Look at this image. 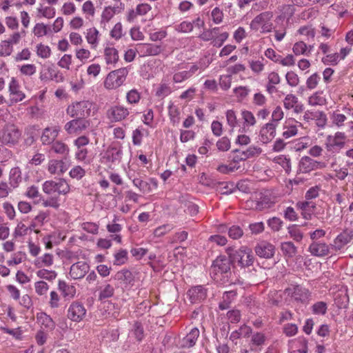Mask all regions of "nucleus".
Returning <instances> with one entry per match:
<instances>
[{"label":"nucleus","instance_id":"6","mask_svg":"<svg viewBox=\"0 0 353 353\" xmlns=\"http://www.w3.org/2000/svg\"><path fill=\"white\" fill-rule=\"evenodd\" d=\"M90 123L91 121L89 119L74 118L65 124L64 129L68 134H79L88 129Z\"/></svg>","mask_w":353,"mask_h":353},{"label":"nucleus","instance_id":"8","mask_svg":"<svg viewBox=\"0 0 353 353\" xmlns=\"http://www.w3.org/2000/svg\"><path fill=\"white\" fill-rule=\"evenodd\" d=\"M262 150L256 146H250L245 151L236 149L232 151L234 153L232 161L234 163H236L241 161H245L249 158L260 154Z\"/></svg>","mask_w":353,"mask_h":353},{"label":"nucleus","instance_id":"57","mask_svg":"<svg viewBox=\"0 0 353 353\" xmlns=\"http://www.w3.org/2000/svg\"><path fill=\"white\" fill-rule=\"evenodd\" d=\"M28 230V228L26 226V225L23 224L22 222H20L17 224V227L15 228L13 235L15 238L18 236H22L27 234Z\"/></svg>","mask_w":353,"mask_h":353},{"label":"nucleus","instance_id":"56","mask_svg":"<svg viewBox=\"0 0 353 353\" xmlns=\"http://www.w3.org/2000/svg\"><path fill=\"white\" fill-rule=\"evenodd\" d=\"M229 34L228 32H223L220 34L219 36L215 37L212 41L213 46L220 48L223 46L224 41L228 38Z\"/></svg>","mask_w":353,"mask_h":353},{"label":"nucleus","instance_id":"2","mask_svg":"<svg viewBox=\"0 0 353 353\" xmlns=\"http://www.w3.org/2000/svg\"><path fill=\"white\" fill-rule=\"evenodd\" d=\"M232 263H237L241 268L252 265L254 256L252 250L247 247H241L239 250L229 252Z\"/></svg>","mask_w":353,"mask_h":353},{"label":"nucleus","instance_id":"13","mask_svg":"<svg viewBox=\"0 0 353 353\" xmlns=\"http://www.w3.org/2000/svg\"><path fill=\"white\" fill-rule=\"evenodd\" d=\"M89 270V265L83 261H79L71 265L70 275L74 279L83 278Z\"/></svg>","mask_w":353,"mask_h":353},{"label":"nucleus","instance_id":"10","mask_svg":"<svg viewBox=\"0 0 353 353\" xmlns=\"http://www.w3.org/2000/svg\"><path fill=\"white\" fill-rule=\"evenodd\" d=\"M277 125L271 122L265 124L259 132V139L263 143L270 142L276 136V128Z\"/></svg>","mask_w":353,"mask_h":353},{"label":"nucleus","instance_id":"17","mask_svg":"<svg viewBox=\"0 0 353 353\" xmlns=\"http://www.w3.org/2000/svg\"><path fill=\"white\" fill-rule=\"evenodd\" d=\"M199 336V330L196 327L192 328L190 332L182 339L181 347L190 348L196 344V341Z\"/></svg>","mask_w":353,"mask_h":353},{"label":"nucleus","instance_id":"1","mask_svg":"<svg viewBox=\"0 0 353 353\" xmlns=\"http://www.w3.org/2000/svg\"><path fill=\"white\" fill-rule=\"evenodd\" d=\"M232 264L230 256H219L212 263L211 266V274L214 280L221 281L223 284L229 283L236 284L240 283L239 277L236 275L234 271H231V265Z\"/></svg>","mask_w":353,"mask_h":353},{"label":"nucleus","instance_id":"63","mask_svg":"<svg viewBox=\"0 0 353 353\" xmlns=\"http://www.w3.org/2000/svg\"><path fill=\"white\" fill-rule=\"evenodd\" d=\"M21 74L27 76H31L36 72V66L34 64L23 65L20 68Z\"/></svg>","mask_w":353,"mask_h":353},{"label":"nucleus","instance_id":"60","mask_svg":"<svg viewBox=\"0 0 353 353\" xmlns=\"http://www.w3.org/2000/svg\"><path fill=\"white\" fill-rule=\"evenodd\" d=\"M85 174V171L81 166H75L73 168L70 172V175L72 178H76L77 179H81Z\"/></svg>","mask_w":353,"mask_h":353},{"label":"nucleus","instance_id":"24","mask_svg":"<svg viewBox=\"0 0 353 353\" xmlns=\"http://www.w3.org/2000/svg\"><path fill=\"white\" fill-rule=\"evenodd\" d=\"M48 170L50 174H61L66 171V168L63 161L52 159L48 163Z\"/></svg>","mask_w":353,"mask_h":353},{"label":"nucleus","instance_id":"45","mask_svg":"<svg viewBox=\"0 0 353 353\" xmlns=\"http://www.w3.org/2000/svg\"><path fill=\"white\" fill-rule=\"evenodd\" d=\"M99 31L93 28L88 30L86 39L89 43L95 45L98 43Z\"/></svg>","mask_w":353,"mask_h":353},{"label":"nucleus","instance_id":"28","mask_svg":"<svg viewBox=\"0 0 353 353\" xmlns=\"http://www.w3.org/2000/svg\"><path fill=\"white\" fill-rule=\"evenodd\" d=\"M273 17V14L270 12H264L261 13L254 17V19L251 22V28L253 29H256L255 26L266 23L269 21Z\"/></svg>","mask_w":353,"mask_h":353},{"label":"nucleus","instance_id":"14","mask_svg":"<svg viewBox=\"0 0 353 353\" xmlns=\"http://www.w3.org/2000/svg\"><path fill=\"white\" fill-rule=\"evenodd\" d=\"M303 119L307 122L310 120H316L319 127L323 128L327 121L326 115L321 111L307 110L303 115Z\"/></svg>","mask_w":353,"mask_h":353},{"label":"nucleus","instance_id":"21","mask_svg":"<svg viewBox=\"0 0 353 353\" xmlns=\"http://www.w3.org/2000/svg\"><path fill=\"white\" fill-rule=\"evenodd\" d=\"M22 181L21 171L19 167L13 168L9 173V185L13 190L17 188Z\"/></svg>","mask_w":353,"mask_h":353},{"label":"nucleus","instance_id":"30","mask_svg":"<svg viewBox=\"0 0 353 353\" xmlns=\"http://www.w3.org/2000/svg\"><path fill=\"white\" fill-rule=\"evenodd\" d=\"M37 320L46 328L52 330L54 327L55 323L52 319L46 313L41 312L37 314Z\"/></svg>","mask_w":353,"mask_h":353},{"label":"nucleus","instance_id":"36","mask_svg":"<svg viewBox=\"0 0 353 353\" xmlns=\"http://www.w3.org/2000/svg\"><path fill=\"white\" fill-rule=\"evenodd\" d=\"M288 232L290 237L296 241H301L303 239V233L296 225H292L288 227Z\"/></svg>","mask_w":353,"mask_h":353},{"label":"nucleus","instance_id":"33","mask_svg":"<svg viewBox=\"0 0 353 353\" xmlns=\"http://www.w3.org/2000/svg\"><path fill=\"white\" fill-rule=\"evenodd\" d=\"M51 150L55 153L60 154H68L69 152V148L68 145L59 141L52 143Z\"/></svg>","mask_w":353,"mask_h":353},{"label":"nucleus","instance_id":"12","mask_svg":"<svg viewBox=\"0 0 353 353\" xmlns=\"http://www.w3.org/2000/svg\"><path fill=\"white\" fill-rule=\"evenodd\" d=\"M322 163L316 161L312 158L305 156L301 159L299 162V170L302 173H307L321 168Z\"/></svg>","mask_w":353,"mask_h":353},{"label":"nucleus","instance_id":"61","mask_svg":"<svg viewBox=\"0 0 353 353\" xmlns=\"http://www.w3.org/2000/svg\"><path fill=\"white\" fill-rule=\"evenodd\" d=\"M321 77L319 74H317L316 73L313 74L307 79V87L309 89H314L317 85Z\"/></svg>","mask_w":353,"mask_h":353},{"label":"nucleus","instance_id":"22","mask_svg":"<svg viewBox=\"0 0 353 353\" xmlns=\"http://www.w3.org/2000/svg\"><path fill=\"white\" fill-rule=\"evenodd\" d=\"M9 91L13 95L12 100L14 101V102L21 101L25 98V94L19 90V85L14 78H12L10 83Z\"/></svg>","mask_w":353,"mask_h":353},{"label":"nucleus","instance_id":"54","mask_svg":"<svg viewBox=\"0 0 353 353\" xmlns=\"http://www.w3.org/2000/svg\"><path fill=\"white\" fill-rule=\"evenodd\" d=\"M269 227H270L274 231H279L282 227L283 221L277 217H272L268 221Z\"/></svg>","mask_w":353,"mask_h":353},{"label":"nucleus","instance_id":"4","mask_svg":"<svg viewBox=\"0 0 353 353\" xmlns=\"http://www.w3.org/2000/svg\"><path fill=\"white\" fill-rule=\"evenodd\" d=\"M128 74L127 68H121L110 72L104 81V86L107 89H116L125 81Z\"/></svg>","mask_w":353,"mask_h":353},{"label":"nucleus","instance_id":"7","mask_svg":"<svg viewBox=\"0 0 353 353\" xmlns=\"http://www.w3.org/2000/svg\"><path fill=\"white\" fill-rule=\"evenodd\" d=\"M85 314L86 310L85 307L78 301L72 302L68 309V318L74 322H80Z\"/></svg>","mask_w":353,"mask_h":353},{"label":"nucleus","instance_id":"42","mask_svg":"<svg viewBox=\"0 0 353 353\" xmlns=\"http://www.w3.org/2000/svg\"><path fill=\"white\" fill-rule=\"evenodd\" d=\"M298 130L296 125H285L283 127V137L285 139H289L297 134Z\"/></svg>","mask_w":353,"mask_h":353},{"label":"nucleus","instance_id":"48","mask_svg":"<svg viewBox=\"0 0 353 353\" xmlns=\"http://www.w3.org/2000/svg\"><path fill=\"white\" fill-rule=\"evenodd\" d=\"M132 332L138 341L142 340L144 336V332L143 327L141 323L137 321L134 323Z\"/></svg>","mask_w":353,"mask_h":353},{"label":"nucleus","instance_id":"47","mask_svg":"<svg viewBox=\"0 0 353 353\" xmlns=\"http://www.w3.org/2000/svg\"><path fill=\"white\" fill-rule=\"evenodd\" d=\"M114 292V288L111 285H105L99 294V299L102 300L112 296Z\"/></svg>","mask_w":353,"mask_h":353},{"label":"nucleus","instance_id":"49","mask_svg":"<svg viewBox=\"0 0 353 353\" xmlns=\"http://www.w3.org/2000/svg\"><path fill=\"white\" fill-rule=\"evenodd\" d=\"M285 78L288 83L292 87H295L299 84V77L295 72L292 71L287 72Z\"/></svg>","mask_w":353,"mask_h":353},{"label":"nucleus","instance_id":"62","mask_svg":"<svg viewBox=\"0 0 353 353\" xmlns=\"http://www.w3.org/2000/svg\"><path fill=\"white\" fill-rule=\"evenodd\" d=\"M126 97L130 103H136L140 99V94L137 90L133 89L128 92Z\"/></svg>","mask_w":353,"mask_h":353},{"label":"nucleus","instance_id":"19","mask_svg":"<svg viewBox=\"0 0 353 353\" xmlns=\"http://www.w3.org/2000/svg\"><path fill=\"white\" fill-rule=\"evenodd\" d=\"M352 239V235H351L347 231H343L336 236L332 246L335 250H339L349 242H350Z\"/></svg>","mask_w":353,"mask_h":353},{"label":"nucleus","instance_id":"26","mask_svg":"<svg viewBox=\"0 0 353 353\" xmlns=\"http://www.w3.org/2000/svg\"><path fill=\"white\" fill-rule=\"evenodd\" d=\"M308 295V290L299 285L295 286L292 293V297L296 301H300L301 303L305 302L307 299Z\"/></svg>","mask_w":353,"mask_h":353},{"label":"nucleus","instance_id":"51","mask_svg":"<svg viewBox=\"0 0 353 353\" xmlns=\"http://www.w3.org/2000/svg\"><path fill=\"white\" fill-rule=\"evenodd\" d=\"M276 162L281 165L284 170L289 172L291 170V162L289 158L285 156L281 155L276 158Z\"/></svg>","mask_w":353,"mask_h":353},{"label":"nucleus","instance_id":"53","mask_svg":"<svg viewBox=\"0 0 353 353\" xmlns=\"http://www.w3.org/2000/svg\"><path fill=\"white\" fill-rule=\"evenodd\" d=\"M115 13V8H112L110 6L105 7L103 10L101 19L103 21H109L114 16Z\"/></svg>","mask_w":353,"mask_h":353},{"label":"nucleus","instance_id":"59","mask_svg":"<svg viewBox=\"0 0 353 353\" xmlns=\"http://www.w3.org/2000/svg\"><path fill=\"white\" fill-rule=\"evenodd\" d=\"M48 289L49 286L45 281H40L35 283V290L39 295L46 294Z\"/></svg>","mask_w":353,"mask_h":353},{"label":"nucleus","instance_id":"39","mask_svg":"<svg viewBox=\"0 0 353 353\" xmlns=\"http://www.w3.org/2000/svg\"><path fill=\"white\" fill-rule=\"evenodd\" d=\"M114 265H123L128 260V252L125 250H121L114 254Z\"/></svg>","mask_w":353,"mask_h":353},{"label":"nucleus","instance_id":"41","mask_svg":"<svg viewBox=\"0 0 353 353\" xmlns=\"http://www.w3.org/2000/svg\"><path fill=\"white\" fill-rule=\"evenodd\" d=\"M51 50L49 46L40 43L37 46V54L39 57L46 59L50 57Z\"/></svg>","mask_w":353,"mask_h":353},{"label":"nucleus","instance_id":"3","mask_svg":"<svg viewBox=\"0 0 353 353\" xmlns=\"http://www.w3.org/2000/svg\"><path fill=\"white\" fill-rule=\"evenodd\" d=\"M92 103L88 101L73 103L68 105L66 112L72 118L87 119L90 115Z\"/></svg>","mask_w":353,"mask_h":353},{"label":"nucleus","instance_id":"15","mask_svg":"<svg viewBox=\"0 0 353 353\" xmlns=\"http://www.w3.org/2000/svg\"><path fill=\"white\" fill-rule=\"evenodd\" d=\"M128 114V110L120 105L114 106L108 110L109 118H110L112 121H121Z\"/></svg>","mask_w":353,"mask_h":353},{"label":"nucleus","instance_id":"38","mask_svg":"<svg viewBox=\"0 0 353 353\" xmlns=\"http://www.w3.org/2000/svg\"><path fill=\"white\" fill-rule=\"evenodd\" d=\"M312 309L314 314L323 315L327 312V304L323 301L316 302L312 305Z\"/></svg>","mask_w":353,"mask_h":353},{"label":"nucleus","instance_id":"34","mask_svg":"<svg viewBox=\"0 0 353 353\" xmlns=\"http://www.w3.org/2000/svg\"><path fill=\"white\" fill-rule=\"evenodd\" d=\"M53 255L51 254H45L42 257L39 258L35 261V265L41 268L42 265L49 267L53 264Z\"/></svg>","mask_w":353,"mask_h":353},{"label":"nucleus","instance_id":"50","mask_svg":"<svg viewBox=\"0 0 353 353\" xmlns=\"http://www.w3.org/2000/svg\"><path fill=\"white\" fill-rule=\"evenodd\" d=\"M242 117L246 125H254L256 123V119L254 114L248 110L242 112Z\"/></svg>","mask_w":353,"mask_h":353},{"label":"nucleus","instance_id":"52","mask_svg":"<svg viewBox=\"0 0 353 353\" xmlns=\"http://www.w3.org/2000/svg\"><path fill=\"white\" fill-rule=\"evenodd\" d=\"M216 146L219 150L228 151L230 148V141L227 137H223L217 141Z\"/></svg>","mask_w":353,"mask_h":353},{"label":"nucleus","instance_id":"16","mask_svg":"<svg viewBox=\"0 0 353 353\" xmlns=\"http://www.w3.org/2000/svg\"><path fill=\"white\" fill-rule=\"evenodd\" d=\"M138 46L142 56H155L160 54L162 51L161 46L159 45L141 43Z\"/></svg>","mask_w":353,"mask_h":353},{"label":"nucleus","instance_id":"23","mask_svg":"<svg viewBox=\"0 0 353 353\" xmlns=\"http://www.w3.org/2000/svg\"><path fill=\"white\" fill-rule=\"evenodd\" d=\"M189 295L190 296V299H192V301L196 302V301H200L201 300H203L207 296V291L206 289H205L202 285H197L192 289H190L189 291Z\"/></svg>","mask_w":353,"mask_h":353},{"label":"nucleus","instance_id":"64","mask_svg":"<svg viewBox=\"0 0 353 353\" xmlns=\"http://www.w3.org/2000/svg\"><path fill=\"white\" fill-rule=\"evenodd\" d=\"M296 103L297 99L293 94H288L283 101L284 106L288 110L292 108Z\"/></svg>","mask_w":353,"mask_h":353},{"label":"nucleus","instance_id":"32","mask_svg":"<svg viewBox=\"0 0 353 353\" xmlns=\"http://www.w3.org/2000/svg\"><path fill=\"white\" fill-rule=\"evenodd\" d=\"M349 303V297L346 293H338L334 296V303L339 308H346Z\"/></svg>","mask_w":353,"mask_h":353},{"label":"nucleus","instance_id":"31","mask_svg":"<svg viewBox=\"0 0 353 353\" xmlns=\"http://www.w3.org/2000/svg\"><path fill=\"white\" fill-rule=\"evenodd\" d=\"M105 57L107 63H115L119 59L118 51L114 48H106Z\"/></svg>","mask_w":353,"mask_h":353},{"label":"nucleus","instance_id":"27","mask_svg":"<svg viewBox=\"0 0 353 353\" xmlns=\"http://www.w3.org/2000/svg\"><path fill=\"white\" fill-rule=\"evenodd\" d=\"M58 135L57 130H52L49 128H46L41 137L42 143L44 145H49L52 143Z\"/></svg>","mask_w":353,"mask_h":353},{"label":"nucleus","instance_id":"35","mask_svg":"<svg viewBox=\"0 0 353 353\" xmlns=\"http://www.w3.org/2000/svg\"><path fill=\"white\" fill-rule=\"evenodd\" d=\"M281 250L288 257L294 256L296 253V248L292 242H284L281 244Z\"/></svg>","mask_w":353,"mask_h":353},{"label":"nucleus","instance_id":"40","mask_svg":"<svg viewBox=\"0 0 353 353\" xmlns=\"http://www.w3.org/2000/svg\"><path fill=\"white\" fill-rule=\"evenodd\" d=\"M243 234V231L238 225H232L228 229V236L232 239H238Z\"/></svg>","mask_w":353,"mask_h":353},{"label":"nucleus","instance_id":"18","mask_svg":"<svg viewBox=\"0 0 353 353\" xmlns=\"http://www.w3.org/2000/svg\"><path fill=\"white\" fill-rule=\"evenodd\" d=\"M309 250L312 255L323 256L329 254V246L325 243L314 242L310 245Z\"/></svg>","mask_w":353,"mask_h":353},{"label":"nucleus","instance_id":"44","mask_svg":"<svg viewBox=\"0 0 353 353\" xmlns=\"http://www.w3.org/2000/svg\"><path fill=\"white\" fill-rule=\"evenodd\" d=\"M226 119L228 125L232 128L230 130V132L232 133L234 131V128L237 123V119L234 111L232 110H228L226 112Z\"/></svg>","mask_w":353,"mask_h":353},{"label":"nucleus","instance_id":"5","mask_svg":"<svg viewBox=\"0 0 353 353\" xmlns=\"http://www.w3.org/2000/svg\"><path fill=\"white\" fill-rule=\"evenodd\" d=\"M43 191L48 194L57 192L59 194L65 195L70 192V185L63 179H59L56 181H46L43 184Z\"/></svg>","mask_w":353,"mask_h":353},{"label":"nucleus","instance_id":"9","mask_svg":"<svg viewBox=\"0 0 353 353\" xmlns=\"http://www.w3.org/2000/svg\"><path fill=\"white\" fill-rule=\"evenodd\" d=\"M21 137V132L14 125H7L3 132L2 141L6 144H15Z\"/></svg>","mask_w":353,"mask_h":353},{"label":"nucleus","instance_id":"43","mask_svg":"<svg viewBox=\"0 0 353 353\" xmlns=\"http://www.w3.org/2000/svg\"><path fill=\"white\" fill-rule=\"evenodd\" d=\"M283 112L280 106L275 108L272 114V119L270 122L278 125L279 121L283 118Z\"/></svg>","mask_w":353,"mask_h":353},{"label":"nucleus","instance_id":"58","mask_svg":"<svg viewBox=\"0 0 353 353\" xmlns=\"http://www.w3.org/2000/svg\"><path fill=\"white\" fill-rule=\"evenodd\" d=\"M12 43L9 41H3L1 43V56H9L12 52Z\"/></svg>","mask_w":353,"mask_h":353},{"label":"nucleus","instance_id":"20","mask_svg":"<svg viewBox=\"0 0 353 353\" xmlns=\"http://www.w3.org/2000/svg\"><path fill=\"white\" fill-rule=\"evenodd\" d=\"M281 78L279 74L276 72H271L268 76V83L265 86L266 91L272 94L276 92L278 90L275 87V85L280 83Z\"/></svg>","mask_w":353,"mask_h":353},{"label":"nucleus","instance_id":"11","mask_svg":"<svg viewBox=\"0 0 353 353\" xmlns=\"http://www.w3.org/2000/svg\"><path fill=\"white\" fill-rule=\"evenodd\" d=\"M274 252L275 247L266 241H262L255 247L256 254L261 258L270 259L274 256Z\"/></svg>","mask_w":353,"mask_h":353},{"label":"nucleus","instance_id":"37","mask_svg":"<svg viewBox=\"0 0 353 353\" xmlns=\"http://www.w3.org/2000/svg\"><path fill=\"white\" fill-rule=\"evenodd\" d=\"M37 275L41 279H44L48 281H52L55 279L57 274L55 271L42 269L37 271Z\"/></svg>","mask_w":353,"mask_h":353},{"label":"nucleus","instance_id":"29","mask_svg":"<svg viewBox=\"0 0 353 353\" xmlns=\"http://www.w3.org/2000/svg\"><path fill=\"white\" fill-rule=\"evenodd\" d=\"M59 289L62 292L63 296L65 297H73L76 293V289L73 285H68L63 281H59Z\"/></svg>","mask_w":353,"mask_h":353},{"label":"nucleus","instance_id":"46","mask_svg":"<svg viewBox=\"0 0 353 353\" xmlns=\"http://www.w3.org/2000/svg\"><path fill=\"white\" fill-rule=\"evenodd\" d=\"M132 183L142 192L150 191V185L147 181L139 179H134Z\"/></svg>","mask_w":353,"mask_h":353},{"label":"nucleus","instance_id":"55","mask_svg":"<svg viewBox=\"0 0 353 353\" xmlns=\"http://www.w3.org/2000/svg\"><path fill=\"white\" fill-rule=\"evenodd\" d=\"M12 191L10 185L6 181H0V198H6Z\"/></svg>","mask_w":353,"mask_h":353},{"label":"nucleus","instance_id":"25","mask_svg":"<svg viewBox=\"0 0 353 353\" xmlns=\"http://www.w3.org/2000/svg\"><path fill=\"white\" fill-rule=\"evenodd\" d=\"M114 279L125 285L131 284L134 281L132 273L126 269L117 272L114 276Z\"/></svg>","mask_w":353,"mask_h":353}]
</instances>
